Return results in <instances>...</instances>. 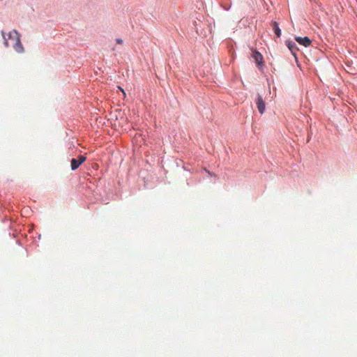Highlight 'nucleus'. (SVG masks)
<instances>
[{"instance_id": "nucleus-11", "label": "nucleus", "mask_w": 357, "mask_h": 357, "mask_svg": "<svg viewBox=\"0 0 357 357\" xmlns=\"http://www.w3.org/2000/svg\"><path fill=\"white\" fill-rule=\"evenodd\" d=\"M222 7L223 8L224 10H229L231 8V6L230 5H222Z\"/></svg>"}, {"instance_id": "nucleus-7", "label": "nucleus", "mask_w": 357, "mask_h": 357, "mask_svg": "<svg viewBox=\"0 0 357 357\" xmlns=\"http://www.w3.org/2000/svg\"><path fill=\"white\" fill-rule=\"evenodd\" d=\"M21 38L17 36L16 40L13 43V47L17 53H23L24 52V46L21 42Z\"/></svg>"}, {"instance_id": "nucleus-5", "label": "nucleus", "mask_w": 357, "mask_h": 357, "mask_svg": "<svg viewBox=\"0 0 357 357\" xmlns=\"http://www.w3.org/2000/svg\"><path fill=\"white\" fill-rule=\"evenodd\" d=\"M271 26L272 27L273 32L275 34V41L277 42V39L280 38L282 35V31L280 28L279 23L273 20L271 21Z\"/></svg>"}, {"instance_id": "nucleus-12", "label": "nucleus", "mask_w": 357, "mask_h": 357, "mask_svg": "<svg viewBox=\"0 0 357 357\" xmlns=\"http://www.w3.org/2000/svg\"><path fill=\"white\" fill-rule=\"evenodd\" d=\"M115 40H116V44H119V45H122L123 43V40L121 38H116Z\"/></svg>"}, {"instance_id": "nucleus-8", "label": "nucleus", "mask_w": 357, "mask_h": 357, "mask_svg": "<svg viewBox=\"0 0 357 357\" xmlns=\"http://www.w3.org/2000/svg\"><path fill=\"white\" fill-rule=\"evenodd\" d=\"M81 165L80 162L75 158H72L70 161L71 170L75 171Z\"/></svg>"}, {"instance_id": "nucleus-2", "label": "nucleus", "mask_w": 357, "mask_h": 357, "mask_svg": "<svg viewBox=\"0 0 357 357\" xmlns=\"http://www.w3.org/2000/svg\"><path fill=\"white\" fill-rule=\"evenodd\" d=\"M252 57L254 59V62L255 63L256 67L259 70H262L264 67V59L261 52L257 50H255L252 54Z\"/></svg>"}, {"instance_id": "nucleus-1", "label": "nucleus", "mask_w": 357, "mask_h": 357, "mask_svg": "<svg viewBox=\"0 0 357 357\" xmlns=\"http://www.w3.org/2000/svg\"><path fill=\"white\" fill-rule=\"evenodd\" d=\"M2 37L3 39V45L5 47H8L10 46L8 40H12L13 43L16 40L17 36L18 38H21L20 33L15 29L10 31L8 34H6L3 30L1 31Z\"/></svg>"}, {"instance_id": "nucleus-4", "label": "nucleus", "mask_w": 357, "mask_h": 357, "mask_svg": "<svg viewBox=\"0 0 357 357\" xmlns=\"http://www.w3.org/2000/svg\"><path fill=\"white\" fill-rule=\"evenodd\" d=\"M255 103L260 114H263L266 111V104L263 97L258 93L255 98Z\"/></svg>"}, {"instance_id": "nucleus-14", "label": "nucleus", "mask_w": 357, "mask_h": 357, "mask_svg": "<svg viewBox=\"0 0 357 357\" xmlns=\"http://www.w3.org/2000/svg\"><path fill=\"white\" fill-rule=\"evenodd\" d=\"M38 238L39 239L41 238V234H39L38 235Z\"/></svg>"}, {"instance_id": "nucleus-10", "label": "nucleus", "mask_w": 357, "mask_h": 357, "mask_svg": "<svg viewBox=\"0 0 357 357\" xmlns=\"http://www.w3.org/2000/svg\"><path fill=\"white\" fill-rule=\"evenodd\" d=\"M312 135V132L311 130H307V142H309L311 139Z\"/></svg>"}, {"instance_id": "nucleus-9", "label": "nucleus", "mask_w": 357, "mask_h": 357, "mask_svg": "<svg viewBox=\"0 0 357 357\" xmlns=\"http://www.w3.org/2000/svg\"><path fill=\"white\" fill-rule=\"evenodd\" d=\"M77 159L80 162V164L82 165L86 160V158L81 155Z\"/></svg>"}, {"instance_id": "nucleus-15", "label": "nucleus", "mask_w": 357, "mask_h": 357, "mask_svg": "<svg viewBox=\"0 0 357 357\" xmlns=\"http://www.w3.org/2000/svg\"><path fill=\"white\" fill-rule=\"evenodd\" d=\"M16 243H17L18 245H20V241H19V240H17V241H16Z\"/></svg>"}, {"instance_id": "nucleus-6", "label": "nucleus", "mask_w": 357, "mask_h": 357, "mask_svg": "<svg viewBox=\"0 0 357 357\" xmlns=\"http://www.w3.org/2000/svg\"><path fill=\"white\" fill-rule=\"evenodd\" d=\"M294 40L300 45H303L305 47H309L312 43V40L308 36L301 37V36H295Z\"/></svg>"}, {"instance_id": "nucleus-13", "label": "nucleus", "mask_w": 357, "mask_h": 357, "mask_svg": "<svg viewBox=\"0 0 357 357\" xmlns=\"http://www.w3.org/2000/svg\"><path fill=\"white\" fill-rule=\"evenodd\" d=\"M118 88H119V89L121 91H122V93H123L124 95H126V92H125L124 89H123L121 86H118Z\"/></svg>"}, {"instance_id": "nucleus-3", "label": "nucleus", "mask_w": 357, "mask_h": 357, "mask_svg": "<svg viewBox=\"0 0 357 357\" xmlns=\"http://www.w3.org/2000/svg\"><path fill=\"white\" fill-rule=\"evenodd\" d=\"M284 44L290 51L292 56L294 57L296 62H298L297 52L299 50V49L296 43L291 40V39H287L284 41Z\"/></svg>"}]
</instances>
